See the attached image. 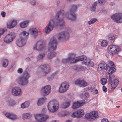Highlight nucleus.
<instances>
[{"mask_svg":"<svg viewBox=\"0 0 122 122\" xmlns=\"http://www.w3.org/2000/svg\"><path fill=\"white\" fill-rule=\"evenodd\" d=\"M35 118L36 122H45L49 118L48 115L43 113H38L35 114Z\"/></svg>","mask_w":122,"mask_h":122,"instance_id":"nucleus-7","label":"nucleus"},{"mask_svg":"<svg viewBox=\"0 0 122 122\" xmlns=\"http://www.w3.org/2000/svg\"><path fill=\"white\" fill-rule=\"evenodd\" d=\"M85 103V101L84 100H81L79 102L80 107L82 106Z\"/></svg>","mask_w":122,"mask_h":122,"instance_id":"nucleus-47","label":"nucleus"},{"mask_svg":"<svg viewBox=\"0 0 122 122\" xmlns=\"http://www.w3.org/2000/svg\"><path fill=\"white\" fill-rule=\"evenodd\" d=\"M67 0L70 2H71L72 1V0Z\"/></svg>","mask_w":122,"mask_h":122,"instance_id":"nucleus-64","label":"nucleus"},{"mask_svg":"<svg viewBox=\"0 0 122 122\" xmlns=\"http://www.w3.org/2000/svg\"><path fill=\"white\" fill-rule=\"evenodd\" d=\"M60 115L61 116H65L68 115L69 114V112L68 111H65L61 112Z\"/></svg>","mask_w":122,"mask_h":122,"instance_id":"nucleus-45","label":"nucleus"},{"mask_svg":"<svg viewBox=\"0 0 122 122\" xmlns=\"http://www.w3.org/2000/svg\"><path fill=\"white\" fill-rule=\"evenodd\" d=\"M112 18L117 23H120L122 22V14L117 13L112 15Z\"/></svg>","mask_w":122,"mask_h":122,"instance_id":"nucleus-18","label":"nucleus"},{"mask_svg":"<svg viewBox=\"0 0 122 122\" xmlns=\"http://www.w3.org/2000/svg\"><path fill=\"white\" fill-rule=\"evenodd\" d=\"M46 98L43 97L39 98L37 101V104L38 106H40L43 104L46 101Z\"/></svg>","mask_w":122,"mask_h":122,"instance_id":"nucleus-25","label":"nucleus"},{"mask_svg":"<svg viewBox=\"0 0 122 122\" xmlns=\"http://www.w3.org/2000/svg\"><path fill=\"white\" fill-rule=\"evenodd\" d=\"M1 62L2 63V65L3 67H6L8 66V61L7 59H2Z\"/></svg>","mask_w":122,"mask_h":122,"instance_id":"nucleus-36","label":"nucleus"},{"mask_svg":"<svg viewBox=\"0 0 122 122\" xmlns=\"http://www.w3.org/2000/svg\"><path fill=\"white\" fill-rule=\"evenodd\" d=\"M23 71V70L22 68H19L17 70V72L19 74L22 73Z\"/></svg>","mask_w":122,"mask_h":122,"instance_id":"nucleus-50","label":"nucleus"},{"mask_svg":"<svg viewBox=\"0 0 122 122\" xmlns=\"http://www.w3.org/2000/svg\"><path fill=\"white\" fill-rule=\"evenodd\" d=\"M91 20L92 21V23H94L95 22L97 21V20L96 18H93Z\"/></svg>","mask_w":122,"mask_h":122,"instance_id":"nucleus-53","label":"nucleus"},{"mask_svg":"<svg viewBox=\"0 0 122 122\" xmlns=\"http://www.w3.org/2000/svg\"><path fill=\"white\" fill-rule=\"evenodd\" d=\"M31 114L29 113H24L22 115V118L23 120L27 119L28 118L31 117Z\"/></svg>","mask_w":122,"mask_h":122,"instance_id":"nucleus-34","label":"nucleus"},{"mask_svg":"<svg viewBox=\"0 0 122 122\" xmlns=\"http://www.w3.org/2000/svg\"><path fill=\"white\" fill-rule=\"evenodd\" d=\"M98 93V90L97 89H96L95 90V91L94 92V93L95 94H97Z\"/></svg>","mask_w":122,"mask_h":122,"instance_id":"nucleus-60","label":"nucleus"},{"mask_svg":"<svg viewBox=\"0 0 122 122\" xmlns=\"http://www.w3.org/2000/svg\"><path fill=\"white\" fill-rule=\"evenodd\" d=\"M97 2H95L92 5L91 8L90 10L92 12H94L96 11V6L97 5Z\"/></svg>","mask_w":122,"mask_h":122,"instance_id":"nucleus-37","label":"nucleus"},{"mask_svg":"<svg viewBox=\"0 0 122 122\" xmlns=\"http://www.w3.org/2000/svg\"><path fill=\"white\" fill-rule=\"evenodd\" d=\"M30 101H26L20 104V108L23 109L27 108L30 106Z\"/></svg>","mask_w":122,"mask_h":122,"instance_id":"nucleus-24","label":"nucleus"},{"mask_svg":"<svg viewBox=\"0 0 122 122\" xmlns=\"http://www.w3.org/2000/svg\"><path fill=\"white\" fill-rule=\"evenodd\" d=\"M120 47L118 46L112 45L109 46L107 48V51L110 54L115 55L121 51Z\"/></svg>","mask_w":122,"mask_h":122,"instance_id":"nucleus-8","label":"nucleus"},{"mask_svg":"<svg viewBox=\"0 0 122 122\" xmlns=\"http://www.w3.org/2000/svg\"><path fill=\"white\" fill-rule=\"evenodd\" d=\"M77 8V6L76 5H71L69 11L67 12L66 14H64V18L66 16L67 18L70 20L72 21L75 20L76 18V15L74 12L76 10Z\"/></svg>","mask_w":122,"mask_h":122,"instance_id":"nucleus-4","label":"nucleus"},{"mask_svg":"<svg viewBox=\"0 0 122 122\" xmlns=\"http://www.w3.org/2000/svg\"><path fill=\"white\" fill-rule=\"evenodd\" d=\"M70 104V102L69 101H65L62 103L61 106L62 108L64 109H66L69 107Z\"/></svg>","mask_w":122,"mask_h":122,"instance_id":"nucleus-33","label":"nucleus"},{"mask_svg":"<svg viewBox=\"0 0 122 122\" xmlns=\"http://www.w3.org/2000/svg\"><path fill=\"white\" fill-rule=\"evenodd\" d=\"M84 114L83 110L82 109H79L76 112H73L72 115V116L73 117H76L78 118L82 117Z\"/></svg>","mask_w":122,"mask_h":122,"instance_id":"nucleus-19","label":"nucleus"},{"mask_svg":"<svg viewBox=\"0 0 122 122\" xmlns=\"http://www.w3.org/2000/svg\"><path fill=\"white\" fill-rule=\"evenodd\" d=\"M95 90H96V89L95 88L94 89V90H93V93H94V92L95 91Z\"/></svg>","mask_w":122,"mask_h":122,"instance_id":"nucleus-62","label":"nucleus"},{"mask_svg":"<svg viewBox=\"0 0 122 122\" xmlns=\"http://www.w3.org/2000/svg\"><path fill=\"white\" fill-rule=\"evenodd\" d=\"M56 55V53L54 51L50 52L48 53L47 57L49 59H51L53 57L55 56Z\"/></svg>","mask_w":122,"mask_h":122,"instance_id":"nucleus-35","label":"nucleus"},{"mask_svg":"<svg viewBox=\"0 0 122 122\" xmlns=\"http://www.w3.org/2000/svg\"><path fill=\"white\" fill-rule=\"evenodd\" d=\"M113 77V76L109 74L108 77L107 76V77L108 79V81L110 82H111L112 81V78Z\"/></svg>","mask_w":122,"mask_h":122,"instance_id":"nucleus-46","label":"nucleus"},{"mask_svg":"<svg viewBox=\"0 0 122 122\" xmlns=\"http://www.w3.org/2000/svg\"><path fill=\"white\" fill-rule=\"evenodd\" d=\"M101 122H109L107 119H103L101 121Z\"/></svg>","mask_w":122,"mask_h":122,"instance_id":"nucleus-56","label":"nucleus"},{"mask_svg":"<svg viewBox=\"0 0 122 122\" xmlns=\"http://www.w3.org/2000/svg\"><path fill=\"white\" fill-rule=\"evenodd\" d=\"M98 117V112L96 111H93L87 113L85 115V118L87 120L91 119L95 120Z\"/></svg>","mask_w":122,"mask_h":122,"instance_id":"nucleus-13","label":"nucleus"},{"mask_svg":"<svg viewBox=\"0 0 122 122\" xmlns=\"http://www.w3.org/2000/svg\"><path fill=\"white\" fill-rule=\"evenodd\" d=\"M1 16L3 17H4L5 16V12L4 11H2L1 12Z\"/></svg>","mask_w":122,"mask_h":122,"instance_id":"nucleus-52","label":"nucleus"},{"mask_svg":"<svg viewBox=\"0 0 122 122\" xmlns=\"http://www.w3.org/2000/svg\"><path fill=\"white\" fill-rule=\"evenodd\" d=\"M87 59V57L85 56L78 57L76 58H75V55L73 54H70L67 58L62 59L61 61L63 63L66 64L69 63H75L77 61H82Z\"/></svg>","mask_w":122,"mask_h":122,"instance_id":"nucleus-2","label":"nucleus"},{"mask_svg":"<svg viewBox=\"0 0 122 122\" xmlns=\"http://www.w3.org/2000/svg\"><path fill=\"white\" fill-rule=\"evenodd\" d=\"M29 23V20H25L22 22L20 24V27L22 28H24L27 27Z\"/></svg>","mask_w":122,"mask_h":122,"instance_id":"nucleus-29","label":"nucleus"},{"mask_svg":"<svg viewBox=\"0 0 122 122\" xmlns=\"http://www.w3.org/2000/svg\"><path fill=\"white\" fill-rule=\"evenodd\" d=\"M79 106L78 101L74 102L72 106V108L73 109H75L80 107Z\"/></svg>","mask_w":122,"mask_h":122,"instance_id":"nucleus-39","label":"nucleus"},{"mask_svg":"<svg viewBox=\"0 0 122 122\" xmlns=\"http://www.w3.org/2000/svg\"><path fill=\"white\" fill-rule=\"evenodd\" d=\"M29 33L26 31H23L21 32L20 34V37L25 40L29 35Z\"/></svg>","mask_w":122,"mask_h":122,"instance_id":"nucleus-26","label":"nucleus"},{"mask_svg":"<svg viewBox=\"0 0 122 122\" xmlns=\"http://www.w3.org/2000/svg\"><path fill=\"white\" fill-rule=\"evenodd\" d=\"M79 68L82 70H86V67H84L83 66H81L79 67Z\"/></svg>","mask_w":122,"mask_h":122,"instance_id":"nucleus-55","label":"nucleus"},{"mask_svg":"<svg viewBox=\"0 0 122 122\" xmlns=\"http://www.w3.org/2000/svg\"><path fill=\"white\" fill-rule=\"evenodd\" d=\"M51 68L48 65H41L39 67L38 70L41 71L40 75H45L47 74L50 71Z\"/></svg>","mask_w":122,"mask_h":122,"instance_id":"nucleus-9","label":"nucleus"},{"mask_svg":"<svg viewBox=\"0 0 122 122\" xmlns=\"http://www.w3.org/2000/svg\"><path fill=\"white\" fill-rule=\"evenodd\" d=\"M108 39L112 43H113L116 37L115 35L114 34L111 33L108 35Z\"/></svg>","mask_w":122,"mask_h":122,"instance_id":"nucleus-31","label":"nucleus"},{"mask_svg":"<svg viewBox=\"0 0 122 122\" xmlns=\"http://www.w3.org/2000/svg\"><path fill=\"white\" fill-rule=\"evenodd\" d=\"M59 103L55 99L51 101L48 104L47 107L49 111L52 112H55L58 109Z\"/></svg>","mask_w":122,"mask_h":122,"instance_id":"nucleus-6","label":"nucleus"},{"mask_svg":"<svg viewBox=\"0 0 122 122\" xmlns=\"http://www.w3.org/2000/svg\"><path fill=\"white\" fill-rule=\"evenodd\" d=\"M57 42L55 38H51L49 43L48 50L49 51L54 50L56 48Z\"/></svg>","mask_w":122,"mask_h":122,"instance_id":"nucleus-10","label":"nucleus"},{"mask_svg":"<svg viewBox=\"0 0 122 122\" xmlns=\"http://www.w3.org/2000/svg\"><path fill=\"white\" fill-rule=\"evenodd\" d=\"M16 24V20H13L8 21L7 23V28L11 29L15 27Z\"/></svg>","mask_w":122,"mask_h":122,"instance_id":"nucleus-21","label":"nucleus"},{"mask_svg":"<svg viewBox=\"0 0 122 122\" xmlns=\"http://www.w3.org/2000/svg\"><path fill=\"white\" fill-rule=\"evenodd\" d=\"M5 116L12 120L15 119L17 118V117L14 114L8 112L5 113Z\"/></svg>","mask_w":122,"mask_h":122,"instance_id":"nucleus-27","label":"nucleus"},{"mask_svg":"<svg viewBox=\"0 0 122 122\" xmlns=\"http://www.w3.org/2000/svg\"><path fill=\"white\" fill-rule=\"evenodd\" d=\"M45 53L43 52L41 53L37 56V59L38 60H42L45 57Z\"/></svg>","mask_w":122,"mask_h":122,"instance_id":"nucleus-38","label":"nucleus"},{"mask_svg":"<svg viewBox=\"0 0 122 122\" xmlns=\"http://www.w3.org/2000/svg\"><path fill=\"white\" fill-rule=\"evenodd\" d=\"M51 87L49 85L43 86L41 88L40 90L41 93L43 95H48L51 92Z\"/></svg>","mask_w":122,"mask_h":122,"instance_id":"nucleus-17","label":"nucleus"},{"mask_svg":"<svg viewBox=\"0 0 122 122\" xmlns=\"http://www.w3.org/2000/svg\"><path fill=\"white\" fill-rule=\"evenodd\" d=\"M69 87L68 83L66 82H63L61 84L59 88L58 91L60 93L65 92L68 89Z\"/></svg>","mask_w":122,"mask_h":122,"instance_id":"nucleus-16","label":"nucleus"},{"mask_svg":"<svg viewBox=\"0 0 122 122\" xmlns=\"http://www.w3.org/2000/svg\"><path fill=\"white\" fill-rule=\"evenodd\" d=\"M109 70H108V73L109 74H111L112 73L115 72L116 70L115 67H112L109 68Z\"/></svg>","mask_w":122,"mask_h":122,"instance_id":"nucleus-41","label":"nucleus"},{"mask_svg":"<svg viewBox=\"0 0 122 122\" xmlns=\"http://www.w3.org/2000/svg\"><path fill=\"white\" fill-rule=\"evenodd\" d=\"M105 0H98L99 4L101 5L103 4L105 2Z\"/></svg>","mask_w":122,"mask_h":122,"instance_id":"nucleus-48","label":"nucleus"},{"mask_svg":"<svg viewBox=\"0 0 122 122\" xmlns=\"http://www.w3.org/2000/svg\"><path fill=\"white\" fill-rule=\"evenodd\" d=\"M81 98L82 99H86L88 98L89 97V94L88 93H86L85 94H83L81 96Z\"/></svg>","mask_w":122,"mask_h":122,"instance_id":"nucleus-42","label":"nucleus"},{"mask_svg":"<svg viewBox=\"0 0 122 122\" xmlns=\"http://www.w3.org/2000/svg\"><path fill=\"white\" fill-rule=\"evenodd\" d=\"M95 88L93 87H90L89 88V90L91 91V92H93V90Z\"/></svg>","mask_w":122,"mask_h":122,"instance_id":"nucleus-58","label":"nucleus"},{"mask_svg":"<svg viewBox=\"0 0 122 122\" xmlns=\"http://www.w3.org/2000/svg\"><path fill=\"white\" fill-rule=\"evenodd\" d=\"M81 64L82 65H85L91 67L93 66L94 65L93 62L91 60H89L86 61H83L81 62Z\"/></svg>","mask_w":122,"mask_h":122,"instance_id":"nucleus-32","label":"nucleus"},{"mask_svg":"<svg viewBox=\"0 0 122 122\" xmlns=\"http://www.w3.org/2000/svg\"><path fill=\"white\" fill-rule=\"evenodd\" d=\"M30 76L29 73L27 71L25 72L23 74L19 76L17 81L18 84L20 86H25L29 82L28 79Z\"/></svg>","mask_w":122,"mask_h":122,"instance_id":"nucleus-3","label":"nucleus"},{"mask_svg":"<svg viewBox=\"0 0 122 122\" xmlns=\"http://www.w3.org/2000/svg\"><path fill=\"white\" fill-rule=\"evenodd\" d=\"M56 76V74L55 73H54L52 74L48 78L49 80L51 81L52 80V79L55 78Z\"/></svg>","mask_w":122,"mask_h":122,"instance_id":"nucleus-44","label":"nucleus"},{"mask_svg":"<svg viewBox=\"0 0 122 122\" xmlns=\"http://www.w3.org/2000/svg\"><path fill=\"white\" fill-rule=\"evenodd\" d=\"M119 81L118 79H116L115 78L113 80V81L110 82L111 84V87L112 90H113L116 87L117 85H118L119 83Z\"/></svg>","mask_w":122,"mask_h":122,"instance_id":"nucleus-23","label":"nucleus"},{"mask_svg":"<svg viewBox=\"0 0 122 122\" xmlns=\"http://www.w3.org/2000/svg\"><path fill=\"white\" fill-rule=\"evenodd\" d=\"M30 4L33 6H35L36 4V2L34 0H31L30 1Z\"/></svg>","mask_w":122,"mask_h":122,"instance_id":"nucleus-49","label":"nucleus"},{"mask_svg":"<svg viewBox=\"0 0 122 122\" xmlns=\"http://www.w3.org/2000/svg\"><path fill=\"white\" fill-rule=\"evenodd\" d=\"M16 36V34L13 32L9 33L4 38V41L6 43H9L12 41Z\"/></svg>","mask_w":122,"mask_h":122,"instance_id":"nucleus-15","label":"nucleus"},{"mask_svg":"<svg viewBox=\"0 0 122 122\" xmlns=\"http://www.w3.org/2000/svg\"><path fill=\"white\" fill-rule=\"evenodd\" d=\"M68 32L66 31H62L59 33L57 35L58 39L62 41L66 40L69 37Z\"/></svg>","mask_w":122,"mask_h":122,"instance_id":"nucleus-12","label":"nucleus"},{"mask_svg":"<svg viewBox=\"0 0 122 122\" xmlns=\"http://www.w3.org/2000/svg\"><path fill=\"white\" fill-rule=\"evenodd\" d=\"M91 20L92 21V23H94L95 22L97 21V20L96 18H93Z\"/></svg>","mask_w":122,"mask_h":122,"instance_id":"nucleus-54","label":"nucleus"},{"mask_svg":"<svg viewBox=\"0 0 122 122\" xmlns=\"http://www.w3.org/2000/svg\"><path fill=\"white\" fill-rule=\"evenodd\" d=\"M29 31L34 37H35L38 35L37 29L35 28H32L30 29Z\"/></svg>","mask_w":122,"mask_h":122,"instance_id":"nucleus-28","label":"nucleus"},{"mask_svg":"<svg viewBox=\"0 0 122 122\" xmlns=\"http://www.w3.org/2000/svg\"><path fill=\"white\" fill-rule=\"evenodd\" d=\"M63 10L59 11L55 16H51L49 20L48 23L45 29V33H49L51 32L54 28L58 26L62 28L64 26L65 22L63 20L64 15Z\"/></svg>","mask_w":122,"mask_h":122,"instance_id":"nucleus-1","label":"nucleus"},{"mask_svg":"<svg viewBox=\"0 0 122 122\" xmlns=\"http://www.w3.org/2000/svg\"><path fill=\"white\" fill-rule=\"evenodd\" d=\"M46 46L45 42L42 40L37 41L33 47L34 50L36 51H41Z\"/></svg>","mask_w":122,"mask_h":122,"instance_id":"nucleus-11","label":"nucleus"},{"mask_svg":"<svg viewBox=\"0 0 122 122\" xmlns=\"http://www.w3.org/2000/svg\"><path fill=\"white\" fill-rule=\"evenodd\" d=\"M66 122H72L71 121H66Z\"/></svg>","mask_w":122,"mask_h":122,"instance_id":"nucleus-63","label":"nucleus"},{"mask_svg":"<svg viewBox=\"0 0 122 122\" xmlns=\"http://www.w3.org/2000/svg\"><path fill=\"white\" fill-rule=\"evenodd\" d=\"M8 105L10 106H13L16 104V102L12 98H9L7 101Z\"/></svg>","mask_w":122,"mask_h":122,"instance_id":"nucleus-30","label":"nucleus"},{"mask_svg":"<svg viewBox=\"0 0 122 122\" xmlns=\"http://www.w3.org/2000/svg\"><path fill=\"white\" fill-rule=\"evenodd\" d=\"M107 79L105 78H103L101 79V82L102 85H104L107 83Z\"/></svg>","mask_w":122,"mask_h":122,"instance_id":"nucleus-43","label":"nucleus"},{"mask_svg":"<svg viewBox=\"0 0 122 122\" xmlns=\"http://www.w3.org/2000/svg\"><path fill=\"white\" fill-rule=\"evenodd\" d=\"M108 45V42L105 40H102L101 43V45L102 47H105Z\"/></svg>","mask_w":122,"mask_h":122,"instance_id":"nucleus-40","label":"nucleus"},{"mask_svg":"<svg viewBox=\"0 0 122 122\" xmlns=\"http://www.w3.org/2000/svg\"><path fill=\"white\" fill-rule=\"evenodd\" d=\"M51 122H57V121L56 120H53Z\"/></svg>","mask_w":122,"mask_h":122,"instance_id":"nucleus-61","label":"nucleus"},{"mask_svg":"<svg viewBox=\"0 0 122 122\" xmlns=\"http://www.w3.org/2000/svg\"><path fill=\"white\" fill-rule=\"evenodd\" d=\"M92 21L91 20L90 21L88 22V24L89 25H91L92 24H93V23H92Z\"/></svg>","mask_w":122,"mask_h":122,"instance_id":"nucleus-59","label":"nucleus"},{"mask_svg":"<svg viewBox=\"0 0 122 122\" xmlns=\"http://www.w3.org/2000/svg\"><path fill=\"white\" fill-rule=\"evenodd\" d=\"M102 89L104 92H107V89L106 87L104 86H103L102 87Z\"/></svg>","mask_w":122,"mask_h":122,"instance_id":"nucleus-51","label":"nucleus"},{"mask_svg":"<svg viewBox=\"0 0 122 122\" xmlns=\"http://www.w3.org/2000/svg\"><path fill=\"white\" fill-rule=\"evenodd\" d=\"M75 83L81 87H85L87 85V83L84 80H81L79 79L75 81Z\"/></svg>","mask_w":122,"mask_h":122,"instance_id":"nucleus-20","label":"nucleus"},{"mask_svg":"<svg viewBox=\"0 0 122 122\" xmlns=\"http://www.w3.org/2000/svg\"><path fill=\"white\" fill-rule=\"evenodd\" d=\"M107 64L105 63H101L99 64L98 66L97 70L101 74H103L104 72V70H107L108 68L115 67V66L113 62L108 61L107 62Z\"/></svg>","mask_w":122,"mask_h":122,"instance_id":"nucleus-5","label":"nucleus"},{"mask_svg":"<svg viewBox=\"0 0 122 122\" xmlns=\"http://www.w3.org/2000/svg\"><path fill=\"white\" fill-rule=\"evenodd\" d=\"M25 40L20 37L16 41V44L19 47L23 46L25 45Z\"/></svg>","mask_w":122,"mask_h":122,"instance_id":"nucleus-22","label":"nucleus"},{"mask_svg":"<svg viewBox=\"0 0 122 122\" xmlns=\"http://www.w3.org/2000/svg\"><path fill=\"white\" fill-rule=\"evenodd\" d=\"M25 60L26 61L28 62L30 61V59L29 57H28L26 58Z\"/></svg>","mask_w":122,"mask_h":122,"instance_id":"nucleus-57","label":"nucleus"},{"mask_svg":"<svg viewBox=\"0 0 122 122\" xmlns=\"http://www.w3.org/2000/svg\"><path fill=\"white\" fill-rule=\"evenodd\" d=\"M11 93L12 95L14 96H20L21 95L22 92L20 87L15 86L11 88Z\"/></svg>","mask_w":122,"mask_h":122,"instance_id":"nucleus-14","label":"nucleus"}]
</instances>
